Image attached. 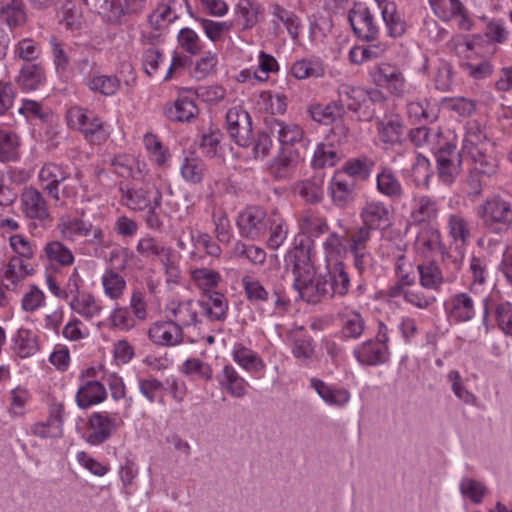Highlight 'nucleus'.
<instances>
[{"label": "nucleus", "instance_id": "nucleus-1", "mask_svg": "<svg viewBox=\"0 0 512 512\" xmlns=\"http://www.w3.org/2000/svg\"><path fill=\"white\" fill-rule=\"evenodd\" d=\"M289 250L285 256L287 267L292 268L294 275V287L299 296L306 302L316 303L326 293V281H323L315 272L311 257H308V246Z\"/></svg>", "mask_w": 512, "mask_h": 512}, {"label": "nucleus", "instance_id": "nucleus-2", "mask_svg": "<svg viewBox=\"0 0 512 512\" xmlns=\"http://www.w3.org/2000/svg\"><path fill=\"white\" fill-rule=\"evenodd\" d=\"M69 179L70 172L60 164L49 162L39 171L42 190L55 201L56 207H64L65 200L74 199L78 194L77 186L68 182Z\"/></svg>", "mask_w": 512, "mask_h": 512}, {"label": "nucleus", "instance_id": "nucleus-3", "mask_svg": "<svg viewBox=\"0 0 512 512\" xmlns=\"http://www.w3.org/2000/svg\"><path fill=\"white\" fill-rule=\"evenodd\" d=\"M372 82L396 97H404L415 88L405 79L403 71L397 65L382 62L369 70Z\"/></svg>", "mask_w": 512, "mask_h": 512}, {"label": "nucleus", "instance_id": "nucleus-4", "mask_svg": "<svg viewBox=\"0 0 512 512\" xmlns=\"http://www.w3.org/2000/svg\"><path fill=\"white\" fill-rule=\"evenodd\" d=\"M477 216L491 232L500 233L512 223V206L509 201L493 196L478 206Z\"/></svg>", "mask_w": 512, "mask_h": 512}, {"label": "nucleus", "instance_id": "nucleus-5", "mask_svg": "<svg viewBox=\"0 0 512 512\" xmlns=\"http://www.w3.org/2000/svg\"><path fill=\"white\" fill-rule=\"evenodd\" d=\"M68 123L78 129L84 138L91 144L105 142L109 133L104 127V122L94 113L80 107H73L68 111Z\"/></svg>", "mask_w": 512, "mask_h": 512}, {"label": "nucleus", "instance_id": "nucleus-6", "mask_svg": "<svg viewBox=\"0 0 512 512\" xmlns=\"http://www.w3.org/2000/svg\"><path fill=\"white\" fill-rule=\"evenodd\" d=\"M449 47L458 56L465 59L461 63V67L464 70V72L473 79H484L492 74L493 67L489 61H473V55L475 54V46L465 36L457 35L453 37L449 42Z\"/></svg>", "mask_w": 512, "mask_h": 512}, {"label": "nucleus", "instance_id": "nucleus-7", "mask_svg": "<svg viewBox=\"0 0 512 512\" xmlns=\"http://www.w3.org/2000/svg\"><path fill=\"white\" fill-rule=\"evenodd\" d=\"M56 229L62 239L74 242L79 237H86L93 233L90 243L101 245L104 243V232L99 227H93L90 222L70 215H62L57 222Z\"/></svg>", "mask_w": 512, "mask_h": 512}, {"label": "nucleus", "instance_id": "nucleus-8", "mask_svg": "<svg viewBox=\"0 0 512 512\" xmlns=\"http://www.w3.org/2000/svg\"><path fill=\"white\" fill-rule=\"evenodd\" d=\"M299 233L294 238L293 248L297 250L304 248V244L308 247V257L312 256L314 241L313 238H318L320 235L328 231V224L322 216L306 212L298 220Z\"/></svg>", "mask_w": 512, "mask_h": 512}, {"label": "nucleus", "instance_id": "nucleus-9", "mask_svg": "<svg viewBox=\"0 0 512 512\" xmlns=\"http://www.w3.org/2000/svg\"><path fill=\"white\" fill-rule=\"evenodd\" d=\"M121 424L120 419L107 412H94L88 419L85 440L93 446L101 445L111 438Z\"/></svg>", "mask_w": 512, "mask_h": 512}, {"label": "nucleus", "instance_id": "nucleus-10", "mask_svg": "<svg viewBox=\"0 0 512 512\" xmlns=\"http://www.w3.org/2000/svg\"><path fill=\"white\" fill-rule=\"evenodd\" d=\"M269 213L262 207L249 206L239 213L237 226L241 236L250 240H258L267 234Z\"/></svg>", "mask_w": 512, "mask_h": 512}, {"label": "nucleus", "instance_id": "nucleus-11", "mask_svg": "<svg viewBox=\"0 0 512 512\" xmlns=\"http://www.w3.org/2000/svg\"><path fill=\"white\" fill-rule=\"evenodd\" d=\"M232 360L245 372L254 378H262L265 374L266 363L262 357L242 342H235L230 351Z\"/></svg>", "mask_w": 512, "mask_h": 512}, {"label": "nucleus", "instance_id": "nucleus-12", "mask_svg": "<svg viewBox=\"0 0 512 512\" xmlns=\"http://www.w3.org/2000/svg\"><path fill=\"white\" fill-rule=\"evenodd\" d=\"M226 121L228 133L235 143L242 147L249 146L252 128L248 112L241 107H233L228 110Z\"/></svg>", "mask_w": 512, "mask_h": 512}, {"label": "nucleus", "instance_id": "nucleus-13", "mask_svg": "<svg viewBox=\"0 0 512 512\" xmlns=\"http://www.w3.org/2000/svg\"><path fill=\"white\" fill-rule=\"evenodd\" d=\"M21 207L25 216L29 219L41 222L51 221L48 203L42 192L33 187H27L21 194Z\"/></svg>", "mask_w": 512, "mask_h": 512}, {"label": "nucleus", "instance_id": "nucleus-14", "mask_svg": "<svg viewBox=\"0 0 512 512\" xmlns=\"http://www.w3.org/2000/svg\"><path fill=\"white\" fill-rule=\"evenodd\" d=\"M391 210L379 200L367 201L360 210L363 226L370 230L385 229L391 224Z\"/></svg>", "mask_w": 512, "mask_h": 512}, {"label": "nucleus", "instance_id": "nucleus-15", "mask_svg": "<svg viewBox=\"0 0 512 512\" xmlns=\"http://www.w3.org/2000/svg\"><path fill=\"white\" fill-rule=\"evenodd\" d=\"M430 6L443 21L456 20L461 30H470L472 21L465 13L459 0H429Z\"/></svg>", "mask_w": 512, "mask_h": 512}, {"label": "nucleus", "instance_id": "nucleus-16", "mask_svg": "<svg viewBox=\"0 0 512 512\" xmlns=\"http://www.w3.org/2000/svg\"><path fill=\"white\" fill-rule=\"evenodd\" d=\"M444 310L449 321L462 323L475 316L474 301L467 293H456L444 301Z\"/></svg>", "mask_w": 512, "mask_h": 512}, {"label": "nucleus", "instance_id": "nucleus-17", "mask_svg": "<svg viewBox=\"0 0 512 512\" xmlns=\"http://www.w3.org/2000/svg\"><path fill=\"white\" fill-rule=\"evenodd\" d=\"M348 20L358 37L365 40H374L376 38L378 27L369 9L364 4H355L349 12Z\"/></svg>", "mask_w": 512, "mask_h": 512}, {"label": "nucleus", "instance_id": "nucleus-18", "mask_svg": "<svg viewBox=\"0 0 512 512\" xmlns=\"http://www.w3.org/2000/svg\"><path fill=\"white\" fill-rule=\"evenodd\" d=\"M492 150V143L477 121H469L465 126L462 153L468 156H479L482 151Z\"/></svg>", "mask_w": 512, "mask_h": 512}, {"label": "nucleus", "instance_id": "nucleus-19", "mask_svg": "<svg viewBox=\"0 0 512 512\" xmlns=\"http://www.w3.org/2000/svg\"><path fill=\"white\" fill-rule=\"evenodd\" d=\"M439 177L443 182L451 183L460 171V154L451 143L438 145L437 153Z\"/></svg>", "mask_w": 512, "mask_h": 512}, {"label": "nucleus", "instance_id": "nucleus-20", "mask_svg": "<svg viewBox=\"0 0 512 512\" xmlns=\"http://www.w3.org/2000/svg\"><path fill=\"white\" fill-rule=\"evenodd\" d=\"M216 379L220 389L234 398H243L248 394L249 382L231 364L224 365Z\"/></svg>", "mask_w": 512, "mask_h": 512}, {"label": "nucleus", "instance_id": "nucleus-21", "mask_svg": "<svg viewBox=\"0 0 512 512\" xmlns=\"http://www.w3.org/2000/svg\"><path fill=\"white\" fill-rule=\"evenodd\" d=\"M415 250L424 258H433L444 253V246L440 231L433 227H424L415 241Z\"/></svg>", "mask_w": 512, "mask_h": 512}, {"label": "nucleus", "instance_id": "nucleus-22", "mask_svg": "<svg viewBox=\"0 0 512 512\" xmlns=\"http://www.w3.org/2000/svg\"><path fill=\"white\" fill-rule=\"evenodd\" d=\"M310 386L328 406L342 408L351 400V394L346 388L329 385L318 378H311Z\"/></svg>", "mask_w": 512, "mask_h": 512}, {"label": "nucleus", "instance_id": "nucleus-23", "mask_svg": "<svg viewBox=\"0 0 512 512\" xmlns=\"http://www.w3.org/2000/svg\"><path fill=\"white\" fill-rule=\"evenodd\" d=\"M353 354L360 364L371 366L385 363L390 355L388 345L374 341H367L358 345Z\"/></svg>", "mask_w": 512, "mask_h": 512}, {"label": "nucleus", "instance_id": "nucleus-24", "mask_svg": "<svg viewBox=\"0 0 512 512\" xmlns=\"http://www.w3.org/2000/svg\"><path fill=\"white\" fill-rule=\"evenodd\" d=\"M270 130L277 136L281 149H290L304 140L303 128L292 121L275 120Z\"/></svg>", "mask_w": 512, "mask_h": 512}, {"label": "nucleus", "instance_id": "nucleus-25", "mask_svg": "<svg viewBox=\"0 0 512 512\" xmlns=\"http://www.w3.org/2000/svg\"><path fill=\"white\" fill-rule=\"evenodd\" d=\"M353 189V183L341 171L335 172L328 184V194L334 205L340 208H345L352 202Z\"/></svg>", "mask_w": 512, "mask_h": 512}, {"label": "nucleus", "instance_id": "nucleus-26", "mask_svg": "<svg viewBox=\"0 0 512 512\" xmlns=\"http://www.w3.org/2000/svg\"><path fill=\"white\" fill-rule=\"evenodd\" d=\"M322 249L325 269L344 265L343 259L349 248L345 246L343 237L335 232L330 233L322 243Z\"/></svg>", "mask_w": 512, "mask_h": 512}, {"label": "nucleus", "instance_id": "nucleus-27", "mask_svg": "<svg viewBox=\"0 0 512 512\" xmlns=\"http://www.w3.org/2000/svg\"><path fill=\"white\" fill-rule=\"evenodd\" d=\"M326 72L325 64L319 57H307L292 63L289 73L297 80L322 78Z\"/></svg>", "mask_w": 512, "mask_h": 512}, {"label": "nucleus", "instance_id": "nucleus-28", "mask_svg": "<svg viewBox=\"0 0 512 512\" xmlns=\"http://www.w3.org/2000/svg\"><path fill=\"white\" fill-rule=\"evenodd\" d=\"M446 231L451 243L456 247L467 245L471 238V227L468 220L457 213L447 215Z\"/></svg>", "mask_w": 512, "mask_h": 512}, {"label": "nucleus", "instance_id": "nucleus-29", "mask_svg": "<svg viewBox=\"0 0 512 512\" xmlns=\"http://www.w3.org/2000/svg\"><path fill=\"white\" fill-rule=\"evenodd\" d=\"M439 208L435 200L427 195L415 196L412 201L410 221L414 224L428 223L438 217Z\"/></svg>", "mask_w": 512, "mask_h": 512}, {"label": "nucleus", "instance_id": "nucleus-30", "mask_svg": "<svg viewBox=\"0 0 512 512\" xmlns=\"http://www.w3.org/2000/svg\"><path fill=\"white\" fill-rule=\"evenodd\" d=\"M267 233L266 245L270 249H278L288 237L289 227L287 221L277 210L269 213Z\"/></svg>", "mask_w": 512, "mask_h": 512}, {"label": "nucleus", "instance_id": "nucleus-31", "mask_svg": "<svg viewBox=\"0 0 512 512\" xmlns=\"http://www.w3.org/2000/svg\"><path fill=\"white\" fill-rule=\"evenodd\" d=\"M106 398V388L97 380L85 382L76 393L77 405L82 409L102 403Z\"/></svg>", "mask_w": 512, "mask_h": 512}, {"label": "nucleus", "instance_id": "nucleus-32", "mask_svg": "<svg viewBox=\"0 0 512 512\" xmlns=\"http://www.w3.org/2000/svg\"><path fill=\"white\" fill-rule=\"evenodd\" d=\"M303 163V159L297 151L281 149L279 155L272 164L273 173L279 178H286L297 171Z\"/></svg>", "mask_w": 512, "mask_h": 512}, {"label": "nucleus", "instance_id": "nucleus-33", "mask_svg": "<svg viewBox=\"0 0 512 512\" xmlns=\"http://www.w3.org/2000/svg\"><path fill=\"white\" fill-rule=\"evenodd\" d=\"M166 317L169 321L187 326L196 321L197 311L192 301H171L166 306Z\"/></svg>", "mask_w": 512, "mask_h": 512}, {"label": "nucleus", "instance_id": "nucleus-34", "mask_svg": "<svg viewBox=\"0 0 512 512\" xmlns=\"http://www.w3.org/2000/svg\"><path fill=\"white\" fill-rule=\"evenodd\" d=\"M377 129L380 140L385 144L400 142L404 133L402 119L396 114L385 115L378 122Z\"/></svg>", "mask_w": 512, "mask_h": 512}, {"label": "nucleus", "instance_id": "nucleus-35", "mask_svg": "<svg viewBox=\"0 0 512 512\" xmlns=\"http://www.w3.org/2000/svg\"><path fill=\"white\" fill-rule=\"evenodd\" d=\"M182 178L188 184H199L204 179L206 168L202 160L192 152L186 153L180 165Z\"/></svg>", "mask_w": 512, "mask_h": 512}, {"label": "nucleus", "instance_id": "nucleus-36", "mask_svg": "<svg viewBox=\"0 0 512 512\" xmlns=\"http://www.w3.org/2000/svg\"><path fill=\"white\" fill-rule=\"evenodd\" d=\"M338 102L343 107V112L345 108L353 112H359L368 102V97L361 88L342 85L339 88Z\"/></svg>", "mask_w": 512, "mask_h": 512}, {"label": "nucleus", "instance_id": "nucleus-37", "mask_svg": "<svg viewBox=\"0 0 512 512\" xmlns=\"http://www.w3.org/2000/svg\"><path fill=\"white\" fill-rule=\"evenodd\" d=\"M45 79L44 68L40 64L29 63L21 68L17 83L23 90L33 91L42 85Z\"/></svg>", "mask_w": 512, "mask_h": 512}, {"label": "nucleus", "instance_id": "nucleus-38", "mask_svg": "<svg viewBox=\"0 0 512 512\" xmlns=\"http://www.w3.org/2000/svg\"><path fill=\"white\" fill-rule=\"evenodd\" d=\"M191 280L193 285L203 294H208L218 287L222 280L220 273L216 270L201 267L191 270Z\"/></svg>", "mask_w": 512, "mask_h": 512}, {"label": "nucleus", "instance_id": "nucleus-39", "mask_svg": "<svg viewBox=\"0 0 512 512\" xmlns=\"http://www.w3.org/2000/svg\"><path fill=\"white\" fill-rule=\"evenodd\" d=\"M114 172L124 178H140L143 169L140 162L130 154H118L111 159Z\"/></svg>", "mask_w": 512, "mask_h": 512}, {"label": "nucleus", "instance_id": "nucleus-40", "mask_svg": "<svg viewBox=\"0 0 512 512\" xmlns=\"http://www.w3.org/2000/svg\"><path fill=\"white\" fill-rule=\"evenodd\" d=\"M196 20L201 25L205 36L214 44L222 42L234 26L232 20L214 21L207 18H197Z\"/></svg>", "mask_w": 512, "mask_h": 512}, {"label": "nucleus", "instance_id": "nucleus-41", "mask_svg": "<svg viewBox=\"0 0 512 512\" xmlns=\"http://www.w3.org/2000/svg\"><path fill=\"white\" fill-rule=\"evenodd\" d=\"M70 307L73 311L86 319H91L99 315L102 309L94 296L89 293L74 295L70 302Z\"/></svg>", "mask_w": 512, "mask_h": 512}, {"label": "nucleus", "instance_id": "nucleus-42", "mask_svg": "<svg viewBox=\"0 0 512 512\" xmlns=\"http://www.w3.org/2000/svg\"><path fill=\"white\" fill-rule=\"evenodd\" d=\"M20 140L16 133L0 130V162L15 161L19 157Z\"/></svg>", "mask_w": 512, "mask_h": 512}, {"label": "nucleus", "instance_id": "nucleus-43", "mask_svg": "<svg viewBox=\"0 0 512 512\" xmlns=\"http://www.w3.org/2000/svg\"><path fill=\"white\" fill-rule=\"evenodd\" d=\"M432 176L431 164L422 154L414 156L408 177L419 187L427 186Z\"/></svg>", "mask_w": 512, "mask_h": 512}, {"label": "nucleus", "instance_id": "nucleus-44", "mask_svg": "<svg viewBox=\"0 0 512 512\" xmlns=\"http://www.w3.org/2000/svg\"><path fill=\"white\" fill-rule=\"evenodd\" d=\"M310 116L318 123L328 125L343 114V107L339 102L329 104H314L309 109Z\"/></svg>", "mask_w": 512, "mask_h": 512}, {"label": "nucleus", "instance_id": "nucleus-45", "mask_svg": "<svg viewBox=\"0 0 512 512\" xmlns=\"http://www.w3.org/2000/svg\"><path fill=\"white\" fill-rule=\"evenodd\" d=\"M279 71L276 58L264 51L257 55V65L254 66V80L260 83L267 82L270 75Z\"/></svg>", "mask_w": 512, "mask_h": 512}, {"label": "nucleus", "instance_id": "nucleus-46", "mask_svg": "<svg viewBox=\"0 0 512 512\" xmlns=\"http://www.w3.org/2000/svg\"><path fill=\"white\" fill-rule=\"evenodd\" d=\"M379 8L381 10L383 21L386 25L388 35L393 38L403 35L405 32V23L397 14L395 4L392 2L380 6Z\"/></svg>", "mask_w": 512, "mask_h": 512}, {"label": "nucleus", "instance_id": "nucleus-47", "mask_svg": "<svg viewBox=\"0 0 512 512\" xmlns=\"http://www.w3.org/2000/svg\"><path fill=\"white\" fill-rule=\"evenodd\" d=\"M14 350L21 358H27L38 351L35 334L27 329L20 328L14 339Z\"/></svg>", "mask_w": 512, "mask_h": 512}, {"label": "nucleus", "instance_id": "nucleus-48", "mask_svg": "<svg viewBox=\"0 0 512 512\" xmlns=\"http://www.w3.org/2000/svg\"><path fill=\"white\" fill-rule=\"evenodd\" d=\"M44 252L49 261L56 262L61 266H70L74 263L75 258L72 251L61 241L47 242Z\"/></svg>", "mask_w": 512, "mask_h": 512}, {"label": "nucleus", "instance_id": "nucleus-49", "mask_svg": "<svg viewBox=\"0 0 512 512\" xmlns=\"http://www.w3.org/2000/svg\"><path fill=\"white\" fill-rule=\"evenodd\" d=\"M386 45L382 43L355 46L349 51V59L354 64H363L384 54Z\"/></svg>", "mask_w": 512, "mask_h": 512}, {"label": "nucleus", "instance_id": "nucleus-50", "mask_svg": "<svg viewBox=\"0 0 512 512\" xmlns=\"http://www.w3.org/2000/svg\"><path fill=\"white\" fill-rule=\"evenodd\" d=\"M418 272L420 283L426 289L438 290L444 281L441 270L433 262L419 264Z\"/></svg>", "mask_w": 512, "mask_h": 512}, {"label": "nucleus", "instance_id": "nucleus-51", "mask_svg": "<svg viewBox=\"0 0 512 512\" xmlns=\"http://www.w3.org/2000/svg\"><path fill=\"white\" fill-rule=\"evenodd\" d=\"M32 271V267L25 263L22 258L12 257L3 270V280L15 285L31 274Z\"/></svg>", "mask_w": 512, "mask_h": 512}, {"label": "nucleus", "instance_id": "nucleus-52", "mask_svg": "<svg viewBox=\"0 0 512 512\" xmlns=\"http://www.w3.org/2000/svg\"><path fill=\"white\" fill-rule=\"evenodd\" d=\"M198 109L192 95H180L169 110L170 116L178 121H189L197 114Z\"/></svg>", "mask_w": 512, "mask_h": 512}, {"label": "nucleus", "instance_id": "nucleus-53", "mask_svg": "<svg viewBox=\"0 0 512 512\" xmlns=\"http://www.w3.org/2000/svg\"><path fill=\"white\" fill-rule=\"evenodd\" d=\"M260 6L251 0H240L235 6V14L241 20L243 29H250L258 22Z\"/></svg>", "mask_w": 512, "mask_h": 512}, {"label": "nucleus", "instance_id": "nucleus-54", "mask_svg": "<svg viewBox=\"0 0 512 512\" xmlns=\"http://www.w3.org/2000/svg\"><path fill=\"white\" fill-rule=\"evenodd\" d=\"M272 15L275 24H283L293 39L298 37L301 25L296 15L279 5L272 7Z\"/></svg>", "mask_w": 512, "mask_h": 512}, {"label": "nucleus", "instance_id": "nucleus-55", "mask_svg": "<svg viewBox=\"0 0 512 512\" xmlns=\"http://www.w3.org/2000/svg\"><path fill=\"white\" fill-rule=\"evenodd\" d=\"M377 189L387 197H400L402 186L393 172L389 169H383L377 175Z\"/></svg>", "mask_w": 512, "mask_h": 512}, {"label": "nucleus", "instance_id": "nucleus-56", "mask_svg": "<svg viewBox=\"0 0 512 512\" xmlns=\"http://www.w3.org/2000/svg\"><path fill=\"white\" fill-rule=\"evenodd\" d=\"M25 12L23 4L0 2V23L7 24L10 28L17 27L24 23Z\"/></svg>", "mask_w": 512, "mask_h": 512}, {"label": "nucleus", "instance_id": "nucleus-57", "mask_svg": "<svg viewBox=\"0 0 512 512\" xmlns=\"http://www.w3.org/2000/svg\"><path fill=\"white\" fill-rule=\"evenodd\" d=\"M340 158L341 155L332 145L321 143L314 151L312 164L319 168L332 167L338 163Z\"/></svg>", "mask_w": 512, "mask_h": 512}, {"label": "nucleus", "instance_id": "nucleus-58", "mask_svg": "<svg viewBox=\"0 0 512 512\" xmlns=\"http://www.w3.org/2000/svg\"><path fill=\"white\" fill-rule=\"evenodd\" d=\"M97 12L109 22H118L127 12L121 0H94Z\"/></svg>", "mask_w": 512, "mask_h": 512}, {"label": "nucleus", "instance_id": "nucleus-59", "mask_svg": "<svg viewBox=\"0 0 512 512\" xmlns=\"http://www.w3.org/2000/svg\"><path fill=\"white\" fill-rule=\"evenodd\" d=\"M246 298L252 303H261L268 300L269 292L256 278L246 275L241 280Z\"/></svg>", "mask_w": 512, "mask_h": 512}, {"label": "nucleus", "instance_id": "nucleus-60", "mask_svg": "<svg viewBox=\"0 0 512 512\" xmlns=\"http://www.w3.org/2000/svg\"><path fill=\"white\" fill-rule=\"evenodd\" d=\"M327 276L330 282L331 290L334 295H345L350 286V279L345 271V267L337 266L326 269Z\"/></svg>", "mask_w": 512, "mask_h": 512}, {"label": "nucleus", "instance_id": "nucleus-61", "mask_svg": "<svg viewBox=\"0 0 512 512\" xmlns=\"http://www.w3.org/2000/svg\"><path fill=\"white\" fill-rule=\"evenodd\" d=\"M102 285L105 294L111 299H118L126 286L124 278L113 270H108L102 276Z\"/></svg>", "mask_w": 512, "mask_h": 512}, {"label": "nucleus", "instance_id": "nucleus-62", "mask_svg": "<svg viewBox=\"0 0 512 512\" xmlns=\"http://www.w3.org/2000/svg\"><path fill=\"white\" fill-rule=\"evenodd\" d=\"M86 84L91 91L110 96L118 90L119 80L114 76L98 75L87 79Z\"/></svg>", "mask_w": 512, "mask_h": 512}, {"label": "nucleus", "instance_id": "nucleus-63", "mask_svg": "<svg viewBox=\"0 0 512 512\" xmlns=\"http://www.w3.org/2000/svg\"><path fill=\"white\" fill-rule=\"evenodd\" d=\"M207 296V314L213 320H223L227 315L228 303L223 294L211 291Z\"/></svg>", "mask_w": 512, "mask_h": 512}, {"label": "nucleus", "instance_id": "nucleus-64", "mask_svg": "<svg viewBox=\"0 0 512 512\" xmlns=\"http://www.w3.org/2000/svg\"><path fill=\"white\" fill-rule=\"evenodd\" d=\"M217 63L218 58L215 53L211 51L204 53V55L195 62L191 70L192 77L197 80L205 79L215 72Z\"/></svg>", "mask_w": 512, "mask_h": 512}]
</instances>
